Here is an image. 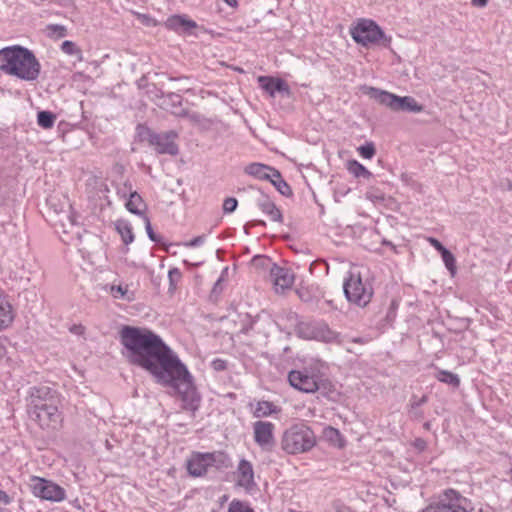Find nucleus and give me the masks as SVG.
<instances>
[{
	"mask_svg": "<svg viewBox=\"0 0 512 512\" xmlns=\"http://www.w3.org/2000/svg\"><path fill=\"white\" fill-rule=\"evenodd\" d=\"M120 338L132 363L151 373L158 384L172 388L180 397L184 410L193 414L198 410L201 398L192 376L158 335L148 329L124 326Z\"/></svg>",
	"mask_w": 512,
	"mask_h": 512,
	"instance_id": "nucleus-1",
	"label": "nucleus"
},
{
	"mask_svg": "<svg viewBox=\"0 0 512 512\" xmlns=\"http://www.w3.org/2000/svg\"><path fill=\"white\" fill-rule=\"evenodd\" d=\"M0 70L26 81H33L40 73V63L27 48L15 45L0 50Z\"/></svg>",
	"mask_w": 512,
	"mask_h": 512,
	"instance_id": "nucleus-2",
	"label": "nucleus"
},
{
	"mask_svg": "<svg viewBox=\"0 0 512 512\" xmlns=\"http://www.w3.org/2000/svg\"><path fill=\"white\" fill-rule=\"evenodd\" d=\"M316 443L314 431L304 422L292 424L281 437V449L289 455L309 452Z\"/></svg>",
	"mask_w": 512,
	"mask_h": 512,
	"instance_id": "nucleus-3",
	"label": "nucleus"
},
{
	"mask_svg": "<svg viewBox=\"0 0 512 512\" xmlns=\"http://www.w3.org/2000/svg\"><path fill=\"white\" fill-rule=\"evenodd\" d=\"M137 135L141 142H147L150 146L154 147L158 154L176 156L179 153V147L175 142L178 137L176 131L170 130L156 133L146 126L138 125Z\"/></svg>",
	"mask_w": 512,
	"mask_h": 512,
	"instance_id": "nucleus-4",
	"label": "nucleus"
},
{
	"mask_svg": "<svg viewBox=\"0 0 512 512\" xmlns=\"http://www.w3.org/2000/svg\"><path fill=\"white\" fill-rule=\"evenodd\" d=\"M350 34L353 40L368 47L370 45H390L391 38L387 37L380 26L370 19H359L357 24L351 28Z\"/></svg>",
	"mask_w": 512,
	"mask_h": 512,
	"instance_id": "nucleus-5",
	"label": "nucleus"
},
{
	"mask_svg": "<svg viewBox=\"0 0 512 512\" xmlns=\"http://www.w3.org/2000/svg\"><path fill=\"white\" fill-rule=\"evenodd\" d=\"M365 94L394 111H406L412 113H420L423 111V106L411 96L400 97L375 87H365Z\"/></svg>",
	"mask_w": 512,
	"mask_h": 512,
	"instance_id": "nucleus-6",
	"label": "nucleus"
},
{
	"mask_svg": "<svg viewBox=\"0 0 512 512\" xmlns=\"http://www.w3.org/2000/svg\"><path fill=\"white\" fill-rule=\"evenodd\" d=\"M298 332L305 339H312L327 344L346 345L345 337L332 330L324 321L302 322L298 326Z\"/></svg>",
	"mask_w": 512,
	"mask_h": 512,
	"instance_id": "nucleus-7",
	"label": "nucleus"
},
{
	"mask_svg": "<svg viewBox=\"0 0 512 512\" xmlns=\"http://www.w3.org/2000/svg\"><path fill=\"white\" fill-rule=\"evenodd\" d=\"M228 457L223 452L193 453L187 460L188 473L193 477H201L207 473L209 467H227Z\"/></svg>",
	"mask_w": 512,
	"mask_h": 512,
	"instance_id": "nucleus-8",
	"label": "nucleus"
},
{
	"mask_svg": "<svg viewBox=\"0 0 512 512\" xmlns=\"http://www.w3.org/2000/svg\"><path fill=\"white\" fill-rule=\"evenodd\" d=\"M470 501L454 489H446L422 512H468Z\"/></svg>",
	"mask_w": 512,
	"mask_h": 512,
	"instance_id": "nucleus-9",
	"label": "nucleus"
},
{
	"mask_svg": "<svg viewBox=\"0 0 512 512\" xmlns=\"http://www.w3.org/2000/svg\"><path fill=\"white\" fill-rule=\"evenodd\" d=\"M346 299L359 307L366 306L372 298L373 291L369 284L362 281L359 274L349 273L343 283Z\"/></svg>",
	"mask_w": 512,
	"mask_h": 512,
	"instance_id": "nucleus-10",
	"label": "nucleus"
},
{
	"mask_svg": "<svg viewBox=\"0 0 512 512\" xmlns=\"http://www.w3.org/2000/svg\"><path fill=\"white\" fill-rule=\"evenodd\" d=\"M288 381L293 388L305 393L320 391L323 395H326L328 386H331L330 383L320 380L315 375H310L306 370L290 371Z\"/></svg>",
	"mask_w": 512,
	"mask_h": 512,
	"instance_id": "nucleus-11",
	"label": "nucleus"
},
{
	"mask_svg": "<svg viewBox=\"0 0 512 512\" xmlns=\"http://www.w3.org/2000/svg\"><path fill=\"white\" fill-rule=\"evenodd\" d=\"M30 489L35 497L51 502H60L65 499L66 493L64 488L51 480L32 476L30 478Z\"/></svg>",
	"mask_w": 512,
	"mask_h": 512,
	"instance_id": "nucleus-12",
	"label": "nucleus"
},
{
	"mask_svg": "<svg viewBox=\"0 0 512 512\" xmlns=\"http://www.w3.org/2000/svg\"><path fill=\"white\" fill-rule=\"evenodd\" d=\"M31 420L36 422L42 429H56L61 421L62 416L58 409V404L49 403L41 409L27 411Z\"/></svg>",
	"mask_w": 512,
	"mask_h": 512,
	"instance_id": "nucleus-13",
	"label": "nucleus"
},
{
	"mask_svg": "<svg viewBox=\"0 0 512 512\" xmlns=\"http://www.w3.org/2000/svg\"><path fill=\"white\" fill-rule=\"evenodd\" d=\"M275 424L270 421L258 420L252 424L253 439L262 451L271 452L276 444Z\"/></svg>",
	"mask_w": 512,
	"mask_h": 512,
	"instance_id": "nucleus-14",
	"label": "nucleus"
},
{
	"mask_svg": "<svg viewBox=\"0 0 512 512\" xmlns=\"http://www.w3.org/2000/svg\"><path fill=\"white\" fill-rule=\"evenodd\" d=\"M49 403L59 404L55 390L48 386H34L29 389L27 411L41 409L45 405L48 406Z\"/></svg>",
	"mask_w": 512,
	"mask_h": 512,
	"instance_id": "nucleus-15",
	"label": "nucleus"
},
{
	"mask_svg": "<svg viewBox=\"0 0 512 512\" xmlns=\"http://www.w3.org/2000/svg\"><path fill=\"white\" fill-rule=\"evenodd\" d=\"M270 277L274 284L276 292H284L290 289L294 283L293 273L284 267H280L276 264L270 269Z\"/></svg>",
	"mask_w": 512,
	"mask_h": 512,
	"instance_id": "nucleus-16",
	"label": "nucleus"
},
{
	"mask_svg": "<svg viewBox=\"0 0 512 512\" xmlns=\"http://www.w3.org/2000/svg\"><path fill=\"white\" fill-rule=\"evenodd\" d=\"M237 485L251 492L256 488L254 480V469L250 461L246 459L240 460L237 466Z\"/></svg>",
	"mask_w": 512,
	"mask_h": 512,
	"instance_id": "nucleus-17",
	"label": "nucleus"
},
{
	"mask_svg": "<svg viewBox=\"0 0 512 512\" xmlns=\"http://www.w3.org/2000/svg\"><path fill=\"white\" fill-rule=\"evenodd\" d=\"M165 109L177 117H188L190 121L198 122L199 115L197 113L190 114L187 109L182 107V97L175 93H169L164 100Z\"/></svg>",
	"mask_w": 512,
	"mask_h": 512,
	"instance_id": "nucleus-18",
	"label": "nucleus"
},
{
	"mask_svg": "<svg viewBox=\"0 0 512 512\" xmlns=\"http://www.w3.org/2000/svg\"><path fill=\"white\" fill-rule=\"evenodd\" d=\"M258 82L263 90H265L271 97H274L276 92L289 95L290 88L286 81L281 78H274L270 76H260Z\"/></svg>",
	"mask_w": 512,
	"mask_h": 512,
	"instance_id": "nucleus-19",
	"label": "nucleus"
},
{
	"mask_svg": "<svg viewBox=\"0 0 512 512\" xmlns=\"http://www.w3.org/2000/svg\"><path fill=\"white\" fill-rule=\"evenodd\" d=\"M168 30L177 33H186L197 27V23L185 15H172L164 23Z\"/></svg>",
	"mask_w": 512,
	"mask_h": 512,
	"instance_id": "nucleus-20",
	"label": "nucleus"
},
{
	"mask_svg": "<svg viewBox=\"0 0 512 512\" xmlns=\"http://www.w3.org/2000/svg\"><path fill=\"white\" fill-rule=\"evenodd\" d=\"M14 321V312L7 296L0 290V332L7 329Z\"/></svg>",
	"mask_w": 512,
	"mask_h": 512,
	"instance_id": "nucleus-21",
	"label": "nucleus"
},
{
	"mask_svg": "<svg viewBox=\"0 0 512 512\" xmlns=\"http://www.w3.org/2000/svg\"><path fill=\"white\" fill-rule=\"evenodd\" d=\"M257 206L264 214L270 218L271 221L279 223L283 222L281 211L268 196L261 195V197L257 200Z\"/></svg>",
	"mask_w": 512,
	"mask_h": 512,
	"instance_id": "nucleus-22",
	"label": "nucleus"
},
{
	"mask_svg": "<svg viewBox=\"0 0 512 512\" xmlns=\"http://www.w3.org/2000/svg\"><path fill=\"white\" fill-rule=\"evenodd\" d=\"M276 169L261 163H252L245 168V172L260 180H269L272 178V171Z\"/></svg>",
	"mask_w": 512,
	"mask_h": 512,
	"instance_id": "nucleus-23",
	"label": "nucleus"
},
{
	"mask_svg": "<svg viewBox=\"0 0 512 512\" xmlns=\"http://www.w3.org/2000/svg\"><path fill=\"white\" fill-rule=\"evenodd\" d=\"M280 411L281 409L272 402L262 400L257 402L253 410V416L255 418H265L273 414H278Z\"/></svg>",
	"mask_w": 512,
	"mask_h": 512,
	"instance_id": "nucleus-24",
	"label": "nucleus"
},
{
	"mask_svg": "<svg viewBox=\"0 0 512 512\" xmlns=\"http://www.w3.org/2000/svg\"><path fill=\"white\" fill-rule=\"evenodd\" d=\"M125 200V207L129 212L139 216L143 215V212L146 209V204L136 191L133 192V194H130V196Z\"/></svg>",
	"mask_w": 512,
	"mask_h": 512,
	"instance_id": "nucleus-25",
	"label": "nucleus"
},
{
	"mask_svg": "<svg viewBox=\"0 0 512 512\" xmlns=\"http://www.w3.org/2000/svg\"><path fill=\"white\" fill-rule=\"evenodd\" d=\"M117 232L120 234L124 244L128 245L134 241L132 226L127 220H117L115 223Z\"/></svg>",
	"mask_w": 512,
	"mask_h": 512,
	"instance_id": "nucleus-26",
	"label": "nucleus"
},
{
	"mask_svg": "<svg viewBox=\"0 0 512 512\" xmlns=\"http://www.w3.org/2000/svg\"><path fill=\"white\" fill-rule=\"evenodd\" d=\"M272 178L270 182L277 189V191L283 196L289 197L292 195V189L288 183L282 178L280 172L276 169L272 171Z\"/></svg>",
	"mask_w": 512,
	"mask_h": 512,
	"instance_id": "nucleus-27",
	"label": "nucleus"
},
{
	"mask_svg": "<svg viewBox=\"0 0 512 512\" xmlns=\"http://www.w3.org/2000/svg\"><path fill=\"white\" fill-rule=\"evenodd\" d=\"M347 169H348L349 173H351L356 178L362 177V178L368 179L372 176V173L356 160H350L347 163Z\"/></svg>",
	"mask_w": 512,
	"mask_h": 512,
	"instance_id": "nucleus-28",
	"label": "nucleus"
},
{
	"mask_svg": "<svg viewBox=\"0 0 512 512\" xmlns=\"http://www.w3.org/2000/svg\"><path fill=\"white\" fill-rule=\"evenodd\" d=\"M435 378L442 382V383H445V384H448L454 388H457L459 387L460 385V378L457 374L455 373H452L450 371H447V370H439L436 374H435Z\"/></svg>",
	"mask_w": 512,
	"mask_h": 512,
	"instance_id": "nucleus-29",
	"label": "nucleus"
},
{
	"mask_svg": "<svg viewBox=\"0 0 512 512\" xmlns=\"http://www.w3.org/2000/svg\"><path fill=\"white\" fill-rule=\"evenodd\" d=\"M110 293L116 299L133 300V293L129 291L128 285H112Z\"/></svg>",
	"mask_w": 512,
	"mask_h": 512,
	"instance_id": "nucleus-30",
	"label": "nucleus"
},
{
	"mask_svg": "<svg viewBox=\"0 0 512 512\" xmlns=\"http://www.w3.org/2000/svg\"><path fill=\"white\" fill-rule=\"evenodd\" d=\"M56 115L50 111H40L37 114V123L44 129H50L54 126Z\"/></svg>",
	"mask_w": 512,
	"mask_h": 512,
	"instance_id": "nucleus-31",
	"label": "nucleus"
},
{
	"mask_svg": "<svg viewBox=\"0 0 512 512\" xmlns=\"http://www.w3.org/2000/svg\"><path fill=\"white\" fill-rule=\"evenodd\" d=\"M442 260L445 264V267L450 272L451 276L456 274V259L454 255L447 249L441 254Z\"/></svg>",
	"mask_w": 512,
	"mask_h": 512,
	"instance_id": "nucleus-32",
	"label": "nucleus"
},
{
	"mask_svg": "<svg viewBox=\"0 0 512 512\" xmlns=\"http://www.w3.org/2000/svg\"><path fill=\"white\" fill-rule=\"evenodd\" d=\"M227 273V268H225L222 273H221V276L218 278V280L214 283V286L211 290V293H210V299L212 300H217L218 297L221 295V293L223 292V289H224V286H223V283L225 281V275Z\"/></svg>",
	"mask_w": 512,
	"mask_h": 512,
	"instance_id": "nucleus-33",
	"label": "nucleus"
},
{
	"mask_svg": "<svg viewBox=\"0 0 512 512\" xmlns=\"http://www.w3.org/2000/svg\"><path fill=\"white\" fill-rule=\"evenodd\" d=\"M47 32L52 37L63 38L67 34V29L63 25L50 24L47 26Z\"/></svg>",
	"mask_w": 512,
	"mask_h": 512,
	"instance_id": "nucleus-34",
	"label": "nucleus"
},
{
	"mask_svg": "<svg viewBox=\"0 0 512 512\" xmlns=\"http://www.w3.org/2000/svg\"><path fill=\"white\" fill-rule=\"evenodd\" d=\"M228 512H254L253 509L245 502L233 500L229 504Z\"/></svg>",
	"mask_w": 512,
	"mask_h": 512,
	"instance_id": "nucleus-35",
	"label": "nucleus"
},
{
	"mask_svg": "<svg viewBox=\"0 0 512 512\" xmlns=\"http://www.w3.org/2000/svg\"><path fill=\"white\" fill-rule=\"evenodd\" d=\"M117 195L122 198L126 199L130 196V194H133L135 192L133 190L132 183L129 180H126L122 185L117 186Z\"/></svg>",
	"mask_w": 512,
	"mask_h": 512,
	"instance_id": "nucleus-36",
	"label": "nucleus"
},
{
	"mask_svg": "<svg viewBox=\"0 0 512 512\" xmlns=\"http://www.w3.org/2000/svg\"><path fill=\"white\" fill-rule=\"evenodd\" d=\"M182 273L178 268H172L168 272V279H169V290L173 291L176 289V285L181 280Z\"/></svg>",
	"mask_w": 512,
	"mask_h": 512,
	"instance_id": "nucleus-37",
	"label": "nucleus"
},
{
	"mask_svg": "<svg viewBox=\"0 0 512 512\" xmlns=\"http://www.w3.org/2000/svg\"><path fill=\"white\" fill-rule=\"evenodd\" d=\"M359 154L365 159H371L376 153L373 143H367L358 148Z\"/></svg>",
	"mask_w": 512,
	"mask_h": 512,
	"instance_id": "nucleus-38",
	"label": "nucleus"
},
{
	"mask_svg": "<svg viewBox=\"0 0 512 512\" xmlns=\"http://www.w3.org/2000/svg\"><path fill=\"white\" fill-rule=\"evenodd\" d=\"M61 50L67 55H78L81 53L80 49L72 41H64L61 45Z\"/></svg>",
	"mask_w": 512,
	"mask_h": 512,
	"instance_id": "nucleus-39",
	"label": "nucleus"
},
{
	"mask_svg": "<svg viewBox=\"0 0 512 512\" xmlns=\"http://www.w3.org/2000/svg\"><path fill=\"white\" fill-rule=\"evenodd\" d=\"M238 206V201L234 197H228L223 202V212L226 213H232L236 210Z\"/></svg>",
	"mask_w": 512,
	"mask_h": 512,
	"instance_id": "nucleus-40",
	"label": "nucleus"
},
{
	"mask_svg": "<svg viewBox=\"0 0 512 512\" xmlns=\"http://www.w3.org/2000/svg\"><path fill=\"white\" fill-rule=\"evenodd\" d=\"M145 229L149 239L155 243L160 242V237L153 231L150 220L147 216H144Z\"/></svg>",
	"mask_w": 512,
	"mask_h": 512,
	"instance_id": "nucleus-41",
	"label": "nucleus"
},
{
	"mask_svg": "<svg viewBox=\"0 0 512 512\" xmlns=\"http://www.w3.org/2000/svg\"><path fill=\"white\" fill-rule=\"evenodd\" d=\"M324 435H325V437H326L329 441L334 442V443H335L337 440H340V437H341L340 432H339L337 429H335V428H333V427H331V426H329V427L325 428V430H324Z\"/></svg>",
	"mask_w": 512,
	"mask_h": 512,
	"instance_id": "nucleus-42",
	"label": "nucleus"
},
{
	"mask_svg": "<svg viewBox=\"0 0 512 512\" xmlns=\"http://www.w3.org/2000/svg\"><path fill=\"white\" fill-rule=\"evenodd\" d=\"M12 502V498L3 490H0V512H8L7 506Z\"/></svg>",
	"mask_w": 512,
	"mask_h": 512,
	"instance_id": "nucleus-43",
	"label": "nucleus"
},
{
	"mask_svg": "<svg viewBox=\"0 0 512 512\" xmlns=\"http://www.w3.org/2000/svg\"><path fill=\"white\" fill-rule=\"evenodd\" d=\"M428 402V396L423 395L422 397L418 398L416 395H413L409 401V407L412 408H420L422 405L426 404Z\"/></svg>",
	"mask_w": 512,
	"mask_h": 512,
	"instance_id": "nucleus-44",
	"label": "nucleus"
},
{
	"mask_svg": "<svg viewBox=\"0 0 512 512\" xmlns=\"http://www.w3.org/2000/svg\"><path fill=\"white\" fill-rule=\"evenodd\" d=\"M211 367L214 371L221 372L227 369V361L221 358L212 360Z\"/></svg>",
	"mask_w": 512,
	"mask_h": 512,
	"instance_id": "nucleus-45",
	"label": "nucleus"
},
{
	"mask_svg": "<svg viewBox=\"0 0 512 512\" xmlns=\"http://www.w3.org/2000/svg\"><path fill=\"white\" fill-rule=\"evenodd\" d=\"M204 242H205V236L204 235H200V236H197V237L191 239L188 242H185L184 246H186V247H198V246H201Z\"/></svg>",
	"mask_w": 512,
	"mask_h": 512,
	"instance_id": "nucleus-46",
	"label": "nucleus"
},
{
	"mask_svg": "<svg viewBox=\"0 0 512 512\" xmlns=\"http://www.w3.org/2000/svg\"><path fill=\"white\" fill-rule=\"evenodd\" d=\"M408 413H409L410 418L413 420H421L424 418V412L420 408L415 409V408L409 407Z\"/></svg>",
	"mask_w": 512,
	"mask_h": 512,
	"instance_id": "nucleus-47",
	"label": "nucleus"
},
{
	"mask_svg": "<svg viewBox=\"0 0 512 512\" xmlns=\"http://www.w3.org/2000/svg\"><path fill=\"white\" fill-rule=\"evenodd\" d=\"M427 240H428L429 244L435 250H437L440 254H442L444 252V250H447L438 239L429 237Z\"/></svg>",
	"mask_w": 512,
	"mask_h": 512,
	"instance_id": "nucleus-48",
	"label": "nucleus"
},
{
	"mask_svg": "<svg viewBox=\"0 0 512 512\" xmlns=\"http://www.w3.org/2000/svg\"><path fill=\"white\" fill-rule=\"evenodd\" d=\"M413 446L419 451H424L427 448V442L422 438H416Z\"/></svg>",
	"mask_w": 512,
	"mask_h": 512,
	"instance_id": "nucleus-49",
	"label": "nucleus"
},
{
	"mask_svg": "<svg viewBox=\"0 0 512 512\" xmlns=\"http://www.w3.org/2000/svg\"><path fill=\"white\" fill-rule=\"evenodd\" d=\"M346 340V343L347 342H352V343H356V344H366L368 342V340L366 338H363V337H354V338H351L349 340Z\"/></svg>",
	"mask_w": 512,
	"mask_h": 512,
	"instance_id": "nucleus-50",
	"label": "nucleus"
},
{
	"mask_svg": "<svg viewBox=\"0 0 512 512\" xmlns=\"http://www.w3.org/2000/svg\"><path fill=\"white\" fill-rule=\"evenodd\" d=\"M473 6L478 8H484L488 4V0H471Z\"/></svg>",
	"mask_w": 512,
	"mask_h": 512,
	"instance_id": "nucleus-51",
	"label": "nucleus"
},
{
	"mask_svg": "<svg viewBox=\"0 0 512 512\" xmlns=\"http://www.w3.org/2000/svg\"><path fill=\"white\" fill-rule=\"evenodd\" d=\"M334 508L336 512H349V508L339 502L334 503Z\"/></svg>",
	"mask_w": 512,
	"mask_h": 512,
	"instance_id": "nucleus-52",
	"label": "nucleus"
},
{
	"mask_svg": "<svg viewBox=\"0 0 512 512\" xmlns=\"http://www.w3.org/2000/svg\"><path fill=\"white\" fill-rule=\"evenodd\" d=\"M71 331L74 333H77V334H81L83 332V327L82 326H74L71 329Z\"/></svg>",
	"mask_w": 512,
	"mask_h": 512,
	"instance_id": "nucleus-53",
	"label": "nucleus"
},
{
	"mask_svg": "<svg viewBox=\"0 0 512 512\" xmlns=\"http://www.w3.org/2000/svg\"><path fill=\"white\" fill-rule=\"evenodd\" d=\"M143 19H144V20H143V22H144L145 24L150 25V24H151V22H152V25H155L154 20H152L150 17H148V16H143Z\"/></svg>",
	"mask_w": 512,
	"mask_h": 512,
	"instance_id": "nucleus-54",
	"label": "nucleus"
},
{
	"mask_svg": "<svg viewBox=\"0 0 512 512\" xmlns=\"http://www.w3.org/2000/svg\"><path fill=\"white\" fill-rule=\"evenodd\" d=\"M229 6L236 7L237 6V0H224Z\"/></svg>",
	"mask_w": 512,
	"mask_h": 512,
	"instance_id": "nucleus-55",
	"label": "nucleus"
},
{
	"mask_svg": "<svg viewBox=\"0 0 512 512\" xmlns=\"http://www.w3.org/2000/svg\"><path fill=\"white\" fill-rule=\"evenodd\" d=\"M298 294L303 301H309V299L306 297V294H303L302 291H298Z\"/></svg>",
	"mask_w": 512,
	"mask_h": 512,
	"instance_id": "nucleus-56",
	"label": "nucleus"
},
{
	"mask_svg": "<svg viewBox=\"0 0 512 512\" xmlns=\"http://www.w3.org/2000/svg\"><path fill=\"white\" fill-rule=\"evenodd\" d=\"M298 294L303 301H309V299L306 297V294H303L302 291H298Z\"/></svg>",
	"mask_w": 512,
	"mask_h": 512,
	"instance_id": "nucleus-57",
	"label": "nucleus"
},
{
	"mask_svg": "<svg viewBox=\"0 0 512 512\" xmlns=\"http://www.w3.org/2000/svg\"><path fill=\"white\" fill-rule=\"evenodd\" d=\"M423 428L427 431L431 429V422L427 421L423 424Z\"/></svg>",
	"mask_w": 512,
	"mask_h": 512,
	"instance_id": "nucleus-58",
	"label": "nucleus"
},
{
	"mask_svg": "<svg viewBox=\"0 0 512 512\" xmlns=\"http://www.w3.org/2000/svg\"><path fill=\"white\" fill-rule=\"evenodd\" d=\"M258 225H263V226H264V225H265V222H264V221H259V222H258Z\"/></svg>",
	"mask_w": 512,
	"mask_h": 512,
	"instance_id": "nucleus-59",
	"label": "nucleus"
}]
</instances>
